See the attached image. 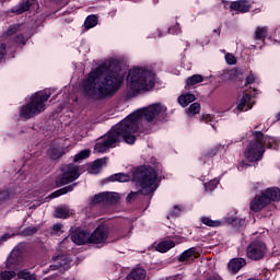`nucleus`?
Returning <instances> with one entry per match:
<instances>
[{
	"mask_svg": "<svg viewBox=\"0 0 280 280\" xmlns=\"http://www.w3.org/2000/svg\"><path fill=\"white\" fill-rule=\"evenodd\" d=\"M115 141L96 142L94 152H96V154H104V152L110 150V148H115L117 145Z\"/></svg>",
	"mask_w": 280,
	"mask_h": 280,
	"instance_id": "obj_16",
	"label": "nucleus"
},
{
	"mask_svg": "<svg viewBox=\"0 0 280 280\" xmlns=\"http://www.w3.org/2000/svg\"><path fill=\"white\" fill-rule=\"evenodd\" d=\"M69 208L67 207H59L55 210V218H59V219H67L69 218Z\"/></svg>",
	"mask_w": 280,
	"mask_h": 280,
	"instance_id": "obj_31",
	"label": "nucleus"
},
{
	"mask_svg": "<svg viewBox=\"0 0 280 280\" xmlns=\"http://www.w3.org/2000/svg\"><path fill=\"white\" fill-rule=\"evenodd\" d=\"M89 156H91V150L85 149L75 154L73 161L74 163H79V161H84V159H89Z\"/></svg>",
	"mask_w": 280,
	"mask_h": 280,
	"instance_id": "obj_33",
	"label": "nucleus"
},
{
	"mask_svg": "<svg viewBox=\"0 0 280 280\" xmlns=\"http://www.w3.org/2000/svg\"><path fill=\"white\" fill-rule=\"evenodd\" d=\"M69 152V147H51L48 149V156L52 161H58V159H61L63 154H67Z\"/></svg>",
	"mask_w": 280,
	"mask_h": 280,
	"instance_id": "obj_13",
	"label": "nucleus"
},
{
	"mask_svg": "<svg viewBox=\"0 0 280 280\" xmlns=\"http://www.w3.org/2000/svg\"><path fill=\"white\" fill-rule=\"evenodd\" d=\"M159 178V173L154 171L151 166H142L136 170L133 173L132 180L136 185H139L141 189L139 191H131L127 196V202H132L139 194L143 196H150L153 191H156V179Z\"/></svg>",
	"mask_w": 280,
	"mask_h": 280,
	"instance_id": "obj_3",
	"label": "nucleus"
},
{
	"mask_svg": "<svg viewBox=\"0 0 280 280\" xmlns=\"http://www.w3.org/2000/svg\"><path fill=\"white\" fill-rule=\"evenodd\" d=\"M255 83V74H249L245 79V86H248V84Z\"/></svg>",
	"mask_w": 280,
	"mask_h": 280,
	"instance_id": "obj_47",
	"label": "nucleus"
},
{
	"mask_svg": "<svg viewBox=\"0 0 280 280\" xmlns=\"http://www.w3.org/2000/svg\"><path fill=\"white\" fill-rule=\"evenodd\" d=\"M12 198V195L8 191L4 190L0 192V205H3V202H8Z\"/></svg>",
	"mask_w": 280,
	"mask_h": 280,
	"instance_id": "obj_39",
	"label": "nucleus"
},
{
	"mask_svg": "<svg viewBox=\"0 0 280 280\" xmlns=\"http://www.w3.org/2000/svg\"><path fill=\"white\" fill-rule=\"evenodd\" d=\"M36 233H38V228L36 226H28L22 231V235L25 237H30V235H34Z\"/></svg>",
	"mask_w": 280,
	"mask_h": 280,
	"instance_id": "obj_36",
	"label": "nucleus"
},
{
	"mask_svg": "<svg viewBox=\"0 0 280 280\" xmlns=\"http://www.w3.org/2000/svg\"><path fill=\"white\" fill-rule=\"evenodd\" d=\"M18 279L38 280V276L35 272L30 271V269H22L18 272Z\"/></svg>",
	"mask_w": 280,
	"mask_h": 280,
	"instance_id": "obj_26",
	"label": "nucleus"
},
{
	"mask_svg": "<svg viewBox=\"0 0 280 280\" xmlns=\"http://www.w3.org/2000/svg\"><path fill=\"white\" fill-rule=\"evenodd\" d=\"M129 145H135V141H127Z\"/></svg>",
	"mask_w": 280,
	"mask_h": 280,
	"instance_id": "obj_54",
	"label": "nucleus"
},
{
	"mask_svg": "<svg viewBox=\"0 0 280 280\" xmlns=\"http://www.w3.org/2000/svg\"><path fill=\"white\" fill-rule=\"evenodd\" d=\"M54 261H55V268H65V266H67V264H69V259H67L65 256L59 255L54 257Z\"/></svg>",
	"mask_w": 280,
	"mask_h": 280,
	"instance_id": "obj_32",
	"label": "nucleus"
},
{
	"mask_svg": "<svg viewBox=\"0 0 280 280\" xmlns=\"http://www.w3.org/2000/svg\"><path fill=\"white\" fill-rule=\"evenodd\" d=\"M75 187H78V183H73L63 188H60V189L56 190L55 192H52L50 195V198H59V196H65V194H69L70 191H73V189H75Z\"/></svg>",
	"mask_w": 280,
	"mask_h": 280,
	"instance_id": "obj_21",
	"label": "nucleus"
},
{
	"mask_svg": "<svg viewBox=\"0 0 280 280\" xmlns=\"http://www.w3.org/2000/svg\"><path fill=\"white\" fill-rule=\"evenodd\" d=\"M246 266V259L244 258H234L230 260L228 268L230 272H233V275H237V272L241 271L242 268Z\"/></svg>",
	"mask_w": 280,
	"mask_h": 280,
	"instance_id": "obj_14",
	"label": "nucleus"
},
{
	"mask_svg": "<svg viewBox=\"0 0 280 280\" xmlns=\"http://www.w3.org/2000/svg\"><path fill=\"white\" fill-rule=\"evenodd\" d=\"M5 54H8L5 44H0V62L5 60Z\"/></svg>",
	"mask_w": 280,
	"mask_h": 280,
	"instance_id": "obj_42",
	"label": "nucleus"
},
{
	"mask_svg": "<svg viewBox=\"0 0 280 280\" xmlns=\"http://www.w3.org/2000/svg\"><path fill=\"white\" fill-rule=\"evenodd\" d=\"M108 235H110V232L107 226H98L90 234V244H106Z\"/></svg>",
	"mask_w": 280,
	"mask_h": 280,
	"instance_id": "obj_10",
	"label": "nucleus"
},
{
	"mask_svg": "<svg viewBox=\"0 0 280 280\" xmlns=\"http://www.w3.org/2000/svg\"><path fill=\"white\" fill-rule=\"evenodd\" d=\"M130 180V175L126 173H116L108 177L109 183H128Z\"/></svg>",
	"mask_w": 280,
	"mask_h": 280,
	"instance_id": "obj_23",
	"label": "nucleus"
},
{
	"mask_svg": "<svg viewBox=\"0 0 280 280\" xmlns=\"http://www.w3.org/2000/svg\"><path fill=\"white\" fill-rule=\"evenodd\" d=\"M168 34H180V24L176 23L175 25L168 28Z\"/></svg>",
	"mask_w": 280,
	"mask_h": 280,
	"instance_id": "obj_43",
	"label": "nucleus"
},
{
	"mask_svg": "<svg viewBox=\"0 0 280 280\" xmlns=\"http://www.w3.org/2000/svg\"><path fill=\"white\" fill-rule=\"evenodd\" d=\"M154 1V3H159V0H153Z\"/></svg>",
	"mask_w": 280,
	"mask_h": 280,
	"instance_id": "obj_56",
	"label": "nucleus"
},
{
	"mask_svg": "<svg viewBox=\"0 0 280 280\" xmlns=\"http://www.w3.org/2000/svg\"><path fill=\"white\" fill-rule=\"evenodd\" d=\"M200 82H205V77H202V74H192L186 80V85L196 86V84H200Z\"/></svg>",
	"mask_w": 280,
	"mask_h": 280,
	"instance_id": "obj_27",
	"label": "nucleus"
},
{
	"mask_svg": "<svg viewBox=\"0 0 280 280\" xmlns=\"http://www.w3.org/2000/svg\"><path fill=\"white\" fill-rule=\"evenodd\" d=\"M176 246V243L174 241H162L158 244L155 249L159 253H167V250H171V248H174Z\"/></svg>",
	"mask_w": 280,
	"mask_h": 280,
	"instance_id": "obj_24",
	"label": "nucleus"
},
{
	"mask_svg": "<svg viewBox=\"0 0 280 280\" xmlns=\"http://www.w3.org/2000/svg\"><path fill=\"white\" fill-rule=\"evenodd\" d=\"M70 240L77 246H84L88 242L91 244V234L79 228L71 232Z\"/></svg>",
	"mask_w": 280,
	"mask_h": 280,
	"instance_id": "obj_11",
	"label": "nucleus"
},
{
	"mask_svg": "<svg viewBox=\"0 0 280 280\" xmlns=\"http://www.w3.org/2000/svg\"><path fill=\"white\" fill-rule=\"evenodd\" d=\"M14 42L16 43V45H25L27 43V40L25 39V36H23V34H19L15 36Z\"/></svg>",
	"mask_w": 280,
	"mask_h": 280,
	"instance_id": "obj_41",
	"label": "nucleus"
},
{
	"mask_svg": "<svg viewBox=\"0 0 280 280\" xmlns=\"http://www.w3.org/2000/svg\"><path fill=\"white\" fill-rule=\"evenodd\" d=\"M266 38H268V26L256 27L255 40H261V43H266Z\"/></svg>",
	"mask_w": 280,
	"mask_h": 280,
	"instance_id": "obj_20",
	"label": "nucleus"
},
{
	"mask_svg": "<svg viewBox=\"0 0 280 280\" xmlns=\"http://www.w3.org/2000/svg\"><path fill=\"white\" fill-rule=\"evenodd\" d=\"M106 195L104 192H100L98 195H95L92 199V205H100V202L105 203Z\"/></svg>",
	"mask_w": 280,
	"mask_h": 280,
	"instance_id": "obj_37",
	"label": "nucleus"
},
{
	"mask_svg": "<svg viewBox=\"0 0 280 280\" xmlns=\"http://www.w3.org/2000/svg\"><path fill=\"white\" fill-rule=\"evenodd\" d=\"M267 253L268 247L266 246V243L261 241H253L246 247V257L252 259V261H259L264 259Z\"/></svg>",
	"mask_w": 280,
	"mask_h": 280,
	"instance_id": "obj_8",
	"label": "nucleus"
},
{
	"mask_svg": "<svg viewBox=\"0 0 280 280\" xmlns=\"http://www.w3.org/2000/svg\"><path fill=\"white\" fill-rule=\"evenodd\" d=\"M155 75L154 71L143 68H133L130 70L128 74L129 90L127 97H137V94L141 93V91L154 89Z\"/></svg>",
	"mask_w": 280,
	"mask_h": 280,
	"instance_id": "obj_4",
	"label": "nucleus"
},
{
	"mask_svg": "<svg viewBox=\"0 0 280 280\" xmlns=\"http://www.w3.org/2000/svg\"><path fill=\"white\" fill-rule=\"evenodd\" d=\"M188 112L191 115H198V113H200V103H192L189 107H188Z\"/></svg>",
	"mask_w": 280,
	"mask_h": 280,
	"instance_id": "obj_38",
	"label": "nucleus"
},
{
	"mask_svg": "<svg viewBox=\"0 0 280 280\" xmlns=\"http://www.w3.org/2000/svg\"><path fill=\"white\" fill-rule=\"evenodd\" d=\"M209 156H215L218 154V149H214L212 152L208 153Z\"/></svg>",
	"mask_w": 280,
	"mask_h": 280,
	"instance_id": "obj_51",
	"label": "nucleus"
},
{
	"mask_svg": "<svg viewBox=\"0 0 280 280\" xmlns=\"http://www.w3.org/2000/svg\"><path fill=\"white\" fill-rule=\"evenodd\" d=\"M225 62L228 65H237V59L235 58V56L231 52H228L225 55Z\"/></svg>",
	"mask_w": 280,
	"mask_h": 280,
	"instance_id": "obj_40",
	"label": "nucleus"
},
{
	"mask_svg": "<svg viewBox=\"0 0 280 280\" xmlns=\"http://www.w3.org/2000/svg\"><path fill=\"white\" fill-rule=\"evenodd\" d=\"M253 4H249L248 0H237L230 4L231 12H238L241 14H246L250 12Z\"/></svg>",
	"mask_w": 280,
	"mask_h": 280,
	"instance_id": "obj_12",
	"label": "nucleus"
},
{
	"mask_svg": "<svg viewBox=\"0 0 280 280\" xmlns=\"http://www.w3.org/2000/svg\"><path fill=\"white\" fill-rule=\"evenodd\" d=\"M14 236V234L10 235V234H4L1 236L0 242H8V240H10V237Z\"/></svg>",
	"mask_w": 280,
	"mask_h": 280,
	"instance_id": "obj_49",
	"label": "nucleus"
},
{
	"mask_svg": "<svg viewBox=\"0 0 280 280\" xmlns=\"http://www.w3.org/2000/svg\"><path fill=\"white\" fill-rule=\"evenodd\" d=\"M191 102H196V95L194 94H183L178 97V104L183 106V108L189 106Z\"/></svg>",
	"mask_w": 280,
	"mask_h": 280,
	"instance_id": "obj_25",
	"label": "nucleus"
},
{
	"mask_svg": "<svg viewBox=\"0 0 280 280\" xmlns=\"http://www.w3.org/2000/svg\"><path fill=\"white\" fill-rule=\"evenodd\" d=\"M107 163H108V158H102V159L95 160L89 170L90 174H100V172H102V167H104Z\"/></svg>",
	"mask_w": 280,
	"mask_h": 280,
	"instance_id": "obj_17",
	"label": "nucleus"
},
{
	"mask_svg": "<svg viewBox=\"0 0 280 280\" xmlns=\"http://www.w3.org/2000/svg\"><path fill=\"white\" fill-rule=\"evenodd\" d=\"M265 152L266 148L264 147V142L253 141L247 144L244 156L249 163H257V161H261Z\"/></svg>",
	"mask_w": 280,
	"mask_h": 280,
	"instance_id": "obj_7",
	"label": "nucleus"
},
{
	"mask_svg": "<svg viewBox=\"0 0 280 280\" xmlns=\"http://www.w3.org/2000/svg\"><path fill=\"white\" fill-rule=\"evenodd\" d=\"M277 119L278 121H280V113L277 115Z\"/></svg>",
	"mask_w": 280,
	"mask_h": 280,
	"instance_id": "obj_55",
	"label": "nucleus"
},
{
	"mask_svg": "<svg viewBox=\"0 0 280 280\" xmlns=\"http://www.w3.org/2000/svg\"><path fill=\"white\" fill-rule=\"evenodd\" d=\"M19 31V26H10L7 30V36H14V34Z\"/></svg>",
	"mask_w": 280,
	"mask_h": 280,
	"instance_id": "obj_46",
	"label": "nucleus"
},
{
	"mask_svg": "<svg viewBox=\"0 0 280 280\" xmlns=\"http://www.w3.org/2000/svg\"><path fill=\"white\" fill-rule=\"evenodd\" d=\"M220 32H221L220 27H219V28L213 30V33H214V34H218V36H220Z\"/></svg>",
	"mask_w": 280,
	"mask_h": 280,
	"instance_id": "obj_52",
	"label": "nucleus"
},
{
	"mask_svg": "<svg viewBox=\"0 0 280 280\" xmlns=\"http://www.w3.org/2000/svg\"><path fill=\"white\" fill-rule=\"evenodd\" d=\"M200 222L206 226H211L213 229L220 226L222 222L220 220H211L209 217H201Z\"/></svg>",
	"mask_w": 280,
	"mask_h": 280,
	"instance_id": "obj_29",
	"label": "nucleus"
},
{
	"mask_svg": "<svg viewBox=\"0 0 280 280\" xmlns=\"http://www.w3.org/2000/svg\"><path fill=\"white\" fill-rule=\"evenodd\" d=\"M241 167H248V164L242 162V163H241Z\"/></svg>",
	"mask_w": 280,
	"mask_h": 280,
	"instance_id": "obj_53",
	"label": "nucleus"
},
{
	"mask_svg": "<svg viewBox=\"0 0 280 280\" xmlns=\"http://www.w3.org/2000/svg\"><path fill=\"white\" fill-rule=\"evenodd\" d=\"M196 254V247H190L186 249L178 258V261H187L189 257L194 256Z\"/></svg>",
	"mask_w": 280,
	"mask_h": 280,
	"instance_id": "obj_34",
	"label": "nucleus"
},
{
	"mask_svg": "<svg viewBox=\"0 0 280 280\" xmlns=\"http://www.w3.org/2000/svg\"><path fill=\"white\" fill-rule=\"evenodd\" d=\"M174 209H175V211L172 212L171 215H176L177 213H180V208L178 206H175Z\"/></svg>",
	"mask_w": 280,
	"mask_h": 280,
	"instance_id": "obj_50",
	"label": "nucleus"
},
{
	"mask_svg": "<svg viewBox=\"0 0 280 280\" xmlns=\"http://www.w3.org/2000/svg\"><path fill=\"white\" fill-rule=\"evenodd\" d=\"M30 8H32V2L30 0H22L19 4L11 8L10 12L19 15L30 11Z\"/></svg>",
	"mask_w": 280,
	"mask_h": 280,
	"instance_id": "obj_15",
	"label": "nucleus"
},
{
	"mask_svg": "<svg viewBox=\"0 0 280 280\" xmlns=\"http://www.w3.org/2000/svg\"><path fill=\"white\" fill-rule=\"evenodd\" d=\"M214 117H215L214 115L205 114V115L201 117V119H202V121H206V124H209V122L213 121Z\"/></svg>",
	"mask_w": 280,
	"mask_h": 280,
	"instance_id": "obj_45",
	"label": "nucleus"
},
{
	"mask_svg": "<svg viewBox=\"0 0 280 280\" xmlns=\"http://www.w3.org/2000/svg\"><path fill=\"white\" fill-rule=\"evenodd\" d=\"M280 189L277 187H270L261 190L259 195H256L249 202V209L254 213H259L262 209H266L270 202H279Z\"/></svg>",
	"mask_w": 280,
	"mask_h": 280,
	"instance_id": "obj_6",
	"label": "nucleus"
},
{
	"mask_svg": "<svg viewBox=\"0 0 280 280\" xmlns=\"http://www.w3.org/2000/svg\"><path fill=\"white\" fill-rule=\"evenodd\" d=\"M250 100H253V96L248 93H244L237 105V110H250Z\"/></svg>",
	"mask_w": 280,
	"mask_h": 280,
	"instance_id": "obj_19",
	"label": "nucleus"
},
{
	"mask_svg": "<svg viewBox=\"0 0 280 280\" xmlns=\"http://www.w3.org/2000/svg\"><path fill=\"white\" fill-rule=\"evenodd\" d=\"M14 277H18L16 271L4 270L0 272V280H12Z\"/></svg>",
	"mask_w": 280,
	"mask_h": 280,
	"instance_id": "obj_35",
	"label": "nucleus"
},
{
	"mask_svg": "<svg viewBox=\"0 0 280 280\" xmlns=\"http://www.w3.org/2000/svg\"><path fill=\"white\" fill-rule=\"evenodd\" d=\"M249 137H253V141H277V139L266 136L261 131H249Z\"/></svg>",
	"mask_w": 280,
	"mask_h": 280,
	"instance_id": "obj_22",
	"label": "nucleus"
},
{
	"mask_svg": "<svg viewBox=\"0 0 280 280\" xmlns=\"http://www.w3.org/2000/svg\"><path fill=\"white\" fill-rule=\"evenodd\" d=\"M97 21H98L97 15L95 14L89 15L84 21L85 30H93V27L97 25Z\"/></svg>",
	"mask_w": 280,
	"mask_h": 280,
	"instance_id": "obj_28",
	"label": "nucleus"
},
{
	"mask_svg": "<svg viewBox=\"0 0 280 280\" xmlns=\"http://www.w3.org/2000/svg\"><path fill=\"white\" fill-rule=\"evenodd\" d=\"M112 238L113 242H117V240H121L122 237H126V233L121 232V230H119L118 232H116L115 237L109 236Z\"/></svg>",
	"mask_w": 280,
	"mask_h": 280,
	"instance_id": "obj_44",
	"label": "nucleus"
},
{
	"mask_svg": "<svg viewBox=\"0 0 280 280\" xmlns=\"http://www.w3.org/2000/svg\"><path fill=\"white\" fill-rule=\"evenodd\" d=\"M54 95V90L45 89L43 91L35 92L31 95L30 102L22 105L20 108V117L21 119H32L36 117V115H40V113H45L46 105L45 103Z\"/></svg>",
	"mask_w": 280,
	"mask_h": 280,
	"instance_id": "obj_5",
	"label": "nucleus"
},
{
	"mask_svg": "<svg viewBox=\"0 0 280 280\" xmlns=\"http://www.w3.org/2000/svg\"><path fill=\"white\" fill-rule=\"evenodd\" d=\"M105 196V205H115L119 200V194L117 192H104Z\"/></svg>",
	"mask_w": 280,
	"mask_h": 280,
	"instance_id": "obj_30",
	"label": "nucleus"
},
{
	"mask_svg": "<svg viewBox=\"0 0 280 280\" xmlns=\"http://www.w3.org/2000/svg\"><path fill=\"white\" fill-rule=\"evenodd\" d=\"M52 231H54V233H60V231H62V224H60V223L54 224Z\"/></svg>",
	"mask_w": 280,
	"mask_h": 280,
	"instance_id": "obj_48",
	"label": "nucleus"
},
{
	"mask_svg": "<svg viewBox=\"0 0 280 280\" xmlns=\"http://www.w3.org/2000/svg\"><path fill=\"white\" fill-rule=\"evenodd\" d=\"M80 178V166L75 164H67L62 167V174L59 178L58 184L69 185V183H73V180H78Z\"/></svg>",
	"mask_w": 280,
	"mask_h": 280,
	"instance_id": "obj_9",
	"label": "nucleus"
},
{
	"mask_svg": "<svg viewBox=\"0 0 280 280\" xmlns=\"http://www.w3.org/2000/svg\"><path fill=\"white\" fill-rule=\"evenodd\" d=\"M148 272L145 269L139 267L135 268L130 271V273L126 277L127 280H145Z\"/></svg>",
	"mask_w": 280,
	"mask_h": 280,
	"instance_id": "obj_18",
	"label": "nucleus"
},
{
	"mask_svg": "<svg viewBox=\"0 0 280 280\" xmlns=\"http://www.w3.org/2000/svg\"><path fill=\"white\" fill-rule=\"evenodd\" d=\"M105 73V78L100 80ZM121 84H124V77L117 71H110V66L102 63L83 80V95L89 100H108V97H114L117 94Z\"/></svg>",
	"mask_w": 280,
	"mask_h": 280,
	"instance_id": "obj_2",
	"label": "nucleus"
},
{
	"mask_svg": "<svg viewBox=\"0 0 280 280\" xmlns=\"http://www.w3.org/2000/svg\"><path fill=\"white\" fill-rule=\"evenodd\" d=\"M163 113V105L155 103L149 107L137 109L128 115L118 125L112 127V129L102 137V141H141L145 139V135L152 132V128L147 125L145 128L139 127L141 119H145L148 124L154 121L155 117H159Z\"/></svg>",
	"mask_w": 280,
	"mask_h": 280,
	"instance_id": "obj_1",
	"label": "nucleus"
}]
</instances>
